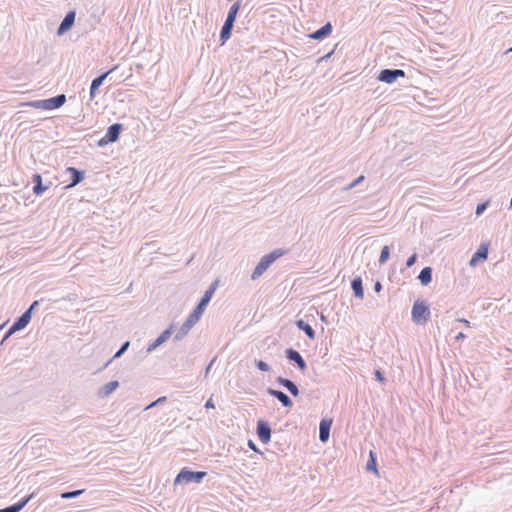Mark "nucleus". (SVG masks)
<instances>
[{
    "mask_svg": "<svg viewBox=\"0 0 512 512\" xmlns=\"http://www.w3.org/2000/svg\"><path fill=\"white\" fill-rule=\"evenodd\" d=\"M288 253V250L287 249H282V248H279V249H275L273 250L272 252L264 255L260 261L258 262V264L256 265V267L254 268L252 274H251V279L252 280H256L258 279L260 276H262L264 274V272L277 260L279 259L280 257H282L283 255L287 254Z\"/></svg>",
    "mask_w": 512,
    "mask_h": 512,
    "instance_id": "nucleus-1",
    "label": "nucleus"
},
{
    "mask_svg": "<svg viewBox=\"0 0 512 512\" xmlns=\"http://www.w3.org/2000/svg\"><path fill=\"white\" fill-rule=\"evenodd\" d=\"M207 476L205 471H193L189 467H183L174 479V485H188L190 483H201Z\"/></svg>",
    "mask_w": 512,
    "mask_h": 512,
    "instance_id": "nucleus-2",
    "label": "nucleus"
},
{
    "mask_svg": "<svg viewBox=\"0 0 512 512\" xmlns=\"http://www.w3.org/2000/svg\"><path fill=\"white\" fill-rule=\"evenodd\" d=\"M66 102L65 94H58L54 97L43 99V100H34L25 103L24 105L43 110H55L62 107Z\"/></svg>",
    "mask_w": 512,
    "mask_h": 512,
    "instance_id": "nucleus-3",
    "label": "nucleus"
},
{
    "mask_svg": "<svg viewBox=\"0 0 512 512\" xmlns=\"http://www.w3.org/2000/svg\"><path fill=\"white\" fill-rule=\"evenodd\" d=\"M411 315L413 322L422 325L430 320V308L424 301L417 300L413 304Z\"/></svg>",
    "mask_w": 512,
    "mask_h": 512,
    "instance_id": "nucleus-4",
    "label": "nucleus"
},
{
    "mask_svg": "<svg viewBox=\"0 0 512 512\" xmlns=\"http://www.w3.org/2000/svg\"><path fill=\"white\" fill-rule=\"evenodd\" d=\"M217 287V281L212 283L210 287L205 291L204 295L201 297L200 301L196 305V307L193 309V311L190 313L189 316L196 319L197 321L200 320L201 316L203 315L206 307L208 306L215 290Z\"/></svg>",
    "mask_w": 512,
    "mask_h": 512,
    "instance_id": "nucleus-5",
    "label": "nucleus"
},
{
    "mask_svg": "<svg viewBox=\"0 0 512 512\" xmlns=\"http://www.w3.org/2000/svg\"><path fill=\"white\" fill-rule=\"evenodd\" d=\"M123 124L114 123L107 128L105 135L97 141L99 147H104L109 143L116 142L123 131Z\"/></svg>",
    "mask_w": 512,
    "mask_h": 512,
    "instance_id": "nucleus-6",
    "label": "nucleus"
},
{
    "mask_svg": "<svg viewBox=\"0 0 512 512\" xmlns=\"http://www.w3.org/2000/svg\"><path fill=\"white\" fill-rule=\"evenodd\" d=\"M406 73L402 69H382L378 76L377 80L383 83L392 84L398 78H404Z\"/></svg>",
    "mask_w": 512,
    "mask_h": 512,
    "instance_id": "nucleus-7",
    "label": "nucleus"
},
{
    "mask_svg": "<svg viewBox=\"0 0 512 512\" xmlns=\"http://www.w3.org/2000/svg\"><path fill=\"white\" fill-rule=\"evenodd\" d=\"M285 356L289 361L294 362L299 370L305 371L307 369V363L305 359L297 350L288 348L285 350Z\"/></svg>",
    "mask_w": 512,
    "mask_h": 512,
    "instance_id": "nucleus-8",
    "label": "nucleus"
},
{
    "mask_svg": "<svg viewBox=\"0 0 512 512\" xmlns=\"http://www.w3.org/2000/svg\"><path fill=\"white\" fill-rule=\"evenodd\" d=\"M75 17L76 12L74 10L67 12L57 28V35L61 36L65 34L67 31H69L75 23Z\"/></svg>",
    "mask_w": 512,
    "mask_h": 512,
    "instance_id": "nucleus-9",
    "label": "nucleus"
},
{
    "mask_svg": "<svg viewBox=\"0 0 512 512\" xmlns=\"http://www.w3.org/2000/svg\"><path fill=\"white\" fill-rule=\"evenodd\" d=\"M257 435L262 443L267 444L271 440V427L268 422L264 420L257 422Z\"/></svg>",
    "mask_w": 512,
    "mask_h": 512,
    "instance_id": "nucleus-10",
    "label": "nucleus"
},
{
    "mask_svg": "<svg viewBox=\"0 0 512 512\" xmlns=\"http://www.w3.org/2000/svg\"><path fill=\"white\" fill-rule=\"evenodd\" d=\"M118 68V66H114L113 68H111L110 70H108L107 72H104L102 73L101 75L97 76L96 78H94L91 82V86H90V99H93L96 95V92L97 90L99 89V87L103 84L104 80L112 73L114 72L116 69Z\"/></svg>",
    "mask_w": 512,
    "mask_h": 512,
    "instance_id": "nucleus-11",
    "label": "nucleus"
},
{
    "mask_svg": "<svg viewBox=\"0 0 512 512\" xmlns=\"http://www.w3.org/2000/svg\"><path fill=\"white\" fill-rule=\"evenodd\" d=\"M489 243H482L477 251L472 255L469 265L476 266L479 262L485 261L488 258Z\"/></svg>",
    "mask_w": 512,
    "mask_h": 512,
    "instance_id": "nucleus-12",
    "label": "nucleus"
},
{
    "mask_svg": "<svg viewBox=\"0 0 512 512\" xmlns=\"http://www.w3.org/2000/svg\"><path fill=\"white\" fill-rule=\"evenodd\" d=\"M267 393L270 396L276 398L282 404L283 407L291 408L293 406L291 398L283 391L274 388H268Z\"/></svg>",
    "mask_w": 512,
    "mask_h": 512,
    "instance_id": "nucleus-13",
    "label": "nucleus"
},
{
    "mask_svg": "<svg viewBox=\"0 0 512 512\" xmlns=\"http://www.w3.org/2000/svg\"><path fill=\"white\" fill-rule=\"evenodd\" d=\"M66 172L70 174V183L66 188H71L81 183L85 178V171L79 170L75 167H68Z\"/></svg>",
    "mask_w": 512,
    "mask_h": 512,
    "instance_id": "nucleus-14",
    "label": "nucleus"
},
{
    "mask_svg": "<svg viewBox=\"0 0 512 512\" xmlns=\"http://www.w3.org/2000/svg\"><path fill=\"white\" fill-rule=\"evenodd\" d=\"M172 331H173L172 326L165 329L151 344H149V346L147 347V352L151 353L156 348H158L160 345H162L164 342H166L172 335Z\"/></svg>",
    "mask_w": 512,
    "mask_h": 512,
    "instance_id": "nucleus-15",
    "label": "nucleus"
},
{
    "mask_svg": "<svg viewBox=\"0 0 512 512\" xmlns=\"http://www.w3.org/2000/svg\"><path fill=\"white\" fill-rule=\"evenodd\" d=\"M198 321L191 316H188L186 321L182 324V326L179 328V330L176 332L174 336V340L179 341L183 339L191 330V328L197 323Z\"/></svg>",
    "mask_w": 512,
    "mask_h": 512,
    "instance_id": "nucleus-16",
    "label": "nucleus"
},
{
    "mask_svg": "<svg viewBox=\"0 0 512 512\" xmlns=\"http://www.w3.org/2000/svg\"><path fill=\"white\" fill-rule=\"evenodd\" d=\"M32 183L34 184L32 191L37 196L42 195L46 190L49 189L51 185V182H49L47 185H44L42 182V176L38 173L33 174Z\"/></svg>",
    "mask_w": 512,
    "mask_h": 512,
    "instance_id": "nucleus-17",
    "label": "nucleus"
},
{
    "mask_svg": "<svg viewBox=\"0 0 512 512\" xmlns=\"http://www.w3.org/2000/svg\"><path fill=\"white\" fill-rule=\"evenodd\" d=\"M332 30H333L332 24L330 22H327L321 28L310 33L308 35V37L311 39H315V40H323L324 38L328 37L332 33Z\"/></svg>",
    "mask_w": 512,
    "mask_h": 512,
    "instance_id": "nucleus-18",
    "label": "nucleus"
},
{
    "mask_svg": "<svg viewBox=\"0 0 512 512\" xmlns=\"http://www.w3.org/2000/svg\"><path fill=\"white\" fill-rule=\"evenodd\" d=\"M276 382L280 386L287 389L292 396H294V397L299 396V394H300L299 388L292 380H290L288 378H284L282 376H279V377H277Z\"/></svg>",
    "mask_w": 512,
    "mask_h": 512,
    "instance_id": "nucleus-19",
    "label": "nucleus"
},
{
    "mask_svg": "<svg viewBox=\"0 0 512 512\" xmlns=\"http://www.w3.org/2000/svg\"><path fill=\"white\" fill-rule=\"evenodd\" d=\"M34 497V493H31L25 497H23L21 500H19L18 502L10 505V506H7L3 509H0V512H19L21 511L26 505L27 503Z\"/></svg>",
    "mask_w": 512,
    "mask_h": 512,
    "instance_id": "nucleus-20",
    "label": "nucleus"
},
{
    "mask_svg": "<svg viewBox=\"0 0 512 512\" xmlns=\"http://www.w3.org/2000/svg\"><path fill=\"white\" fill-rule=\"evenodd\" d=\"M332 419H322L319 424V439L321 442H327L330 436Z\"/></svg>",
    "mask_w": 512,
    "mask_h": 512,
    "instance_id": "nucleus-21",
    "label": "nucleus"
},
{
    "mask_svg": "<svg viewBox=\"0 0 512 512\" xmlns=\"http://www.w3.org/2000/svg\"><path fill=\"white\" fill-rule=\"evenodd\" d=\"M31 316L29 312H23L18 318L15 319L13 322L12 330L13 331H20L24 329L31 321Z\"/></svg>",
    "mask_w": 512,
    "mask_h": 512,
    "instance_id": "nucleus-22",
    "label": "nucleus"
},
{
    "mask_svg": "<svg viewBox=\"0 0 512 512\" xmlns=\"http://www.w3.org/2000/svg\"><path fill=\"white\" fill-rule=\"evenodd\" d=\"M119 385H120L119 381H117V380L110 381V382L106 383L105 385H103L101 388H99V390L97 392V396L99 398H106L111 393H113L119 387Z\"/></svg>",
    "mask_w": 512,
    "mask_h": 512,
    "instance_id": "nucleus-23",
    "label": "nucleus"
},
{
    "mask_svg": "<svg viewBox=\"0 0 512 512\" xmlns=\"http://www.w3.org/2000/svg\"><path fill=\"white\" fill-rule=\"evenodd\" d=\"M233 27H234L233 22H229V21L225 20V22L220 30V35H219V41H220L221 45H224L227 42V40L231 37Z\"/></svg>",
    "mask_w": 512,
    "mask_h": 512,
    "instance_id": "nucleus-24",
    "label": "nucleus"
},
{
    "mask_svg": "<svg viewBox=\"0 0 512 512\" xmlns=\"http://www.w3.org/2000/svg\"><path fill=\"white\" fill-rule=\"evenodd\" d=\"M295 324H296L297 328L299 330H302L310 340L315 339L316 332L309 323H307L303 319H298V320H296Z\"/></svg>",
    "mask_w": 512,
    "mask_h": 512,
    "instance_id": "nucleus-25",
    "label": "nucleus"
},
{
    "mask_svg": "<svg viewBox=\"0 0 512 512\" xmlns=\"http://www.w3.org/2000/svg\"><path fill=\"white\" fill-rule=\"evenodd\" d=\"M351 288L353 290L354 296L359 299H363L364 297V289L361 277H355L351 281Z\"/></svg>",
    "mask_w": 512,
    "mask_h": 512,
    "instance_id": "nucleus-26",
    "label": "nucleus"
},
{
    "mask_svg": "<svg viewBox=\"0 0 512 512\" xmlns=\"http://www.w3.org/2000/svg\"><path fill=\"white\" fill-rule=\"evenodd\" d=\"M432 274H433V270L431 267H429V266L424 267L418 275V279H419L420 283L423 286L429 285L432 282Z\"/></svg>",
    "mask_w": 512,
    "mask_h": 512,
    "instance_id": "nucleus-27",
    "label": "nucleus"
},
{
    "mask_svg": "<svg viewBox=\"0 0 512 512\" xmlns=\"http://www.w3.org/2000/svg\"><path fill=\"white\" fill-rule=\"evenodd\" d=\"M240 7H241L240 1H236L235 3H233L228 11L226 21L235 23V20H236V17H237Z\"/></svg>",
    "mask_w": 512,
    "mask_h": 512,
    "instance_id": "nucleus-28",
    "label": "nucleus"
},
{
    "mask_svg": "<svg viewBox=\"0 0 512 512\" xmlns=\"http://www.w3.org/2000/svg\"><path fill=\"white\" fill-rule=\"evenodd\" d=\"M366 470L372 471V472H375L376 474H378L377 458H376V454L373 451H370L369 460L367 461V464H366Z\"/></svg>",
    "mask_w": 512,
    "mask_h": 512,
    "instance_id": "nucleus-29",
    "label": "nucleus"
},
{
    "mask_svg": "<svg viewBox=\"0 0 512 512\" xmlns=\"http://www.w3.org/2000/svg\"><path fill=\"white\" fill-rule=\"evenodd\" d=\"M130 346V342L129 341H125L124 343H122L121 347L119 348V350L114 354V356L104 365V368H106L111 362L113 359H117V358H120L126 351L127 349L129 348Z\"/></svg>",
    "mask_w": 512,
    "mask_h": 512,
    "instance_id": "nucleus-30",
    "label": "nucleus"
},
{
    "mask_svg": "<svg viewBox=\"0 0 512 512\" xmlns=\"http://www.w3.org/2000/svg\"><path fill=\"white\" fill-rule=\"evenodd\" d=\"M84 491H85L84 489L65 491L60 494V497L62 499H72V498H76V497L82 495L84 493Z\"/></svg>",
    "mask_w": 512,
    "mask_h": 512,
    "instance_id": "nucleus-31",
    "label": "nucleus"
},
{
    "mask_svg": "<svg viewBox=\"0 0 512 512\" xmlns=\"http://www.w3.org/2000/svg\"><path fill=\"white\" fill-rule=\"evenodd\" d=\"M390 257V249L389 246L385 245L381 249L380 257H379V263L384 264L387 262V260Z\"/></svg>",
    "mask_w": 512,
    "mask_h": 512,
    "instance_id": "nucleus-32",
    "label": "nucleus"
},
{
    "mask_svg": "<svg viewBox=\"0 0 512 512\" xmlns=\"http://www.w3.org/2000/svg\"><path fill=\"white\" fill-rule=\"evenodd\" d=\"M255 366L262 372L270 371V366L263 360H255Z\"/></svg>",
    "mask_w": 512,
    "mask_h": 512,
    "instance_id": "nucleus-33",
    "label": "nucleus"
},
{
    "mask_svg": "<svg viewBox=\"0 0 512 512\" xmlns=\"http://www.w3.org/2000/svg\"><path fill=\"white\" fill-rule=\"evenodd\" d=\"M365 179L364 175H360L359 177H357L354 181H352L350 184H348L344 190L345 191H348L354 187H356L357 185H359L361 182H363Z\"/></svg>",
    "mask_w": 512,
    "mask_h": 512,
    "instance_id": "nucleus-34",
    "label": "nucleus"
},
{
    "mask_svg": "<svg viewBox=\"0 0 512 512\" xmlns=\"http://www.w3.org/2000/svg\"><path fill=\"white\" fill-rule=\"evenodd\" d=\"M167 400V397L166 396H162V397H159L158 399H156L155 401L151 402L149 405H147L144 410H149L155 406H158L164 402H166Z\"/></svg>",
    "mask_w": 512,
    "mask_h": 512,
    "instance_id": "nucleus-35",
    "label": "nucleus"
},
{
    "mask_svg": "<svg viewBox=\"0 0 512 512\" xmlns=\"http://www.w3.org/2000/svg\"><path fill=\"white\" fill-rule=\"evenodd\" d=\"M488 205H489V202H488V201H486V202H482V203H479V204L477 205V207H476L475 214H476L477 216H480L481 214H483V213H484V211L487 209Z\"/></svg>",
    "mask_w": 512,
    "mask_h": 512,
    "instance_id": "nucleus-36",
    "label": "nucleus"
},
{
    "mask_svg": "<svg viewBox=\"0 0 512 512\" xmlns=\"http://www.w3.org/2000/svg\"><path fill=\"white\" fill-rule=\"evenodd\" d=\"M417 258H418V256L416 253H413L411 256H409L408 259L406 260V267L407 268L412 267L416 263Z\"/></svg>",
    "mask_w": 512,
    "mask_h": 512,
    "instance_id": "nucleus-37",
    "label": "nucleus"
},
{
    "mask_svg": "<svg viewBox=\"0 0 512 512\" xmlns=\"http://www.w3.org/2000/svg\"><path fill=\"white\" fill-rule=\"evenodd\" d=\"M374 375H375L376 380H378L382 384L386 383V378L384 377V374L382 373L381 370H379V369L375 370Z\"/></svg>",
    "mask_w": 512,
    "mask_h": 512,
    "instance_id": "nucleus-38",
    "label": "nucleus"
},
{
    "mask_svg": "<svg viewBox=\"0 0 512 512\" xmlns=\"http://www.w3.org/2000/svg\"><path fill=\"white\" fill-rule=\"evenodd\" d=\"M39 306V301L38 300H35L33 301L29 308L27 310H25V312H29L30 313V316L32 317V313L33 311Z\"/></svg>",
    "mask_w": 512,
    "mask_h": 512,
    "instance_id": "nucleus-39",
    "label": "nucleus"
},
{
    "mask_svg": "<svg viewBox=\"0 0 512 512\" xmlns=\"http://www.w3.org/2000/svg\"><path fill=\"white\" fill-rule=\"evenodd\" d=\"M215 361H216V357H214V358L210 361V363L207 365V367L205 368V371H204V378H205V379L208 377V375H209V373H210V370H211V368H212L213 364L215 363Z\"/></svg>",
    "mask_w": 512,
    "mask_h": 512,
    "instance_id": "nucleus-40",
    "label": "nucleus"
},
{
    "mask_svg": "<svg viewBox=\"0 0 512 512\" xmlns=\"http://www.w3.org/2000/svg\"><path fill=\"white\" fill-rule=\"evenodd\" d=\"M16 331H13L12 330V326L9 327V329L6 331L1 343H3L4 341H6L11 335H13Z\"/></svg>",
    "mask_w": 512,
    "mask_h": 512,
    "instance_id": "nucleus-41",
    "label": "nucleus"
},
{
    "mask_svg": "<svg viewBox=\"0 0 512 512\" xmlns=\"http://www.w3.org/2000/svg\"><path fill=\"white\" fill-rule=\"evenodd\" d=\"M204 407H205L206 409H211V408H214V407H215V405H214V402H213L212 398H209V399L206 401V403H205Z\"/></svg>",
    "mask_w": 512,
    "mask_h": 512,
    "instance_id": "nucleus-42",
    "label": "nucleus"
},
{
    "mask_svg": "<svg viewBox=\"0 0 512 512\" xmlns=\"http://www.w3.org/2000/svg\"><path fill=\"white\" fill-rule=\"evenodd\" d=\"M334 53V49L331 50L329 53H327L326 55H324L323 57H321L318 62H322V61H325V60H328L332 54Z\"/></svg>",
    "mask_w": 512,
    "mask_h": 512,
    "instance_id": "nucleus-43",
    "label": "nucleus"
},
{
    "mask_svg": "<svg viewBox=\"0 0 512 512\" xmlns=\"http://www.w3.org/2000/svg\"><path fill=\"white\" fill-rule=\"evenodd\" d=\"M248 447L255 452H259L256 444L252 440L248 441Z\"/></svg>",
    "mask_w": 512,
    "mask_h": 512,
    "instance_id": "nucleus-44",
    "label": "nucleus"
},
{
    "mask_svg": "<svg viewBox=\"0 0 512 512\" xmlns=\"http://www.w3.org/2000/svg\"><path fill=\"white\" fill-rule=\"evenodd\" d=\"M382 284L380 281H376V283L374 284V291L379 293L381 290H382Z\"/></svg>",
    "mask_w": 512,
    "mask_h": 512,
    "instance_id": "nucleus-45",
    "label": "nucleus"
},
{
    "mask_svg": "<svg viewBox=\"0 0 512 512\" xmlns=\"http://www.w3.org/2000/svg\"><path fill=\"white\" fill-rule=\"evenodd\" d=\"M466 338V335L463 333V332H459L456 336H455V341H460V340H463Z\"/></svg>",
    "mask_w": 512,
    "mask_h": 512,
    "instance_id": "nucleus-46",
    "label": "nucleus"
},
{
    "mask_svg": "<svg viewBox=\"0 0 512 512\" xmlns=\"http://www.w3.org/2000/svg\"><path fill=\"white\" fill-rule=\"evenodd\" d=\"M458 321L463 323V324H465L466 326H470V322L468 320L464 319V318L459 319Z\"/></svg>",
    "mask_w": 512,
    "mask_h": 512,
    "instance_id": "nucleus-47",
    "label": "nucleus"
},
{
    "mask_svg": "<svg viewBox=\"0 0 512 512\" xmlns=\"http://www.w3.org/2000/svg\"><path fill=\"white\" fill-rule=\"evenodd\" d=\"M511 51H512V47H511V48H509V49L506 51V53L511 52Z\"/></svg>",
    "mask_w": 512,
    "mask_h": 512,
    "instance_id": "nucleus-48",
    "label": "nucleus"
},
{
    "mask_svg": "<svg viewBox=\"0 0 512 512\" xmlns=\"http://www.w3.org/2000/svg\"><path fill=\"white\" fill-rule=\"evenodd\" d=\"M2 328V326H0V329Z\"/></svg>",
    "mask_w": 512,
    "mask_h": 512,
    "instance_id": "nucleus-49",
    "label": "nucleus"
}]
</instances>
